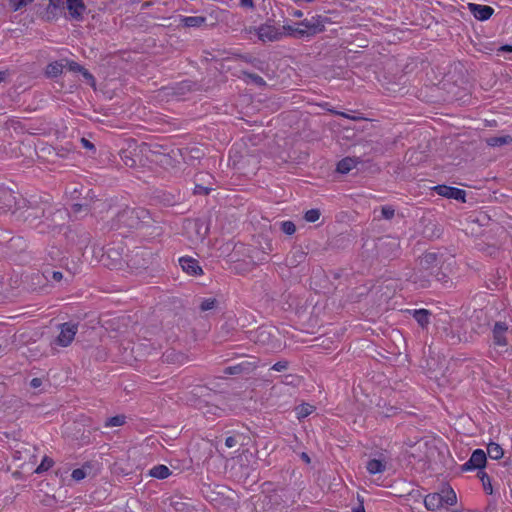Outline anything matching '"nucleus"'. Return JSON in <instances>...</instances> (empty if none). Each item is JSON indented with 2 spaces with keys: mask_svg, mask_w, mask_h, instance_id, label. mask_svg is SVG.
Masks as SVG:
<instances>
[{
  "mask_svg": "<svg viewBox=\"0 0 512 512\" xmlns=\"http://www.w3.org/2000/svg\"><path fill=\"white\" fill-rule=\"evenodd\" d=\"M152 221L151 214L147 209L126 206L112 219V227L115 229L133 230L149 226Z\"/></svg>",
  "mask_w": 512,
  "mask_h": 512,
  "instance_id": "obj_1",
  "label": "nucleus"
},
{
  "mask_svg": "<svg viewBox=\"0 0 512 512\" xmlns=\"http://www.w3.org/2000/svg\"><path fill=\"white\" fill-rule=\"evenodd\" d=\"M24 209L21 211L20 216L29 226L40 228L41 221L51 214V202L47 197L45 199H31L27 200Z\"/></svg>",
  "mask_w": 512,
  "mask_h": 512,
  "instance_id": "obj_2",
  "label": "nucleus"
},
{
  "mask_svg": "<svg viewBox=\"0 0 512 512\" xmlns=\"http://www.w3.org/2000/svg\"><path fill=\"white\" fill-rule=\"evenodd\" d=\"M439 259L435 252L424 253L418 261V272L411 275L410 280L414 283L421 281V287H426L428 277L433 275L434 269L438 268Z\"/></svg>",
  "mask_w": 512,
  "mask_h": 512,
  "instance_id": "obj_3",
  "label": "nucleus"
},
{
  "mask_svg": "<svg viewBox=\"0 0 512 512\" xmlns=\"http://www.w3.org/2000/svg\"><path fill=\"white\" fill-rule=\"evenodd\" d=\"M254 341L267 351L276 352L282 349L279 331L275 327L262 326L255 332Z\"/></svg>",
  "mask_w": 512,
  "mask_h": 512,
  "instance_id": "obj_4",
  "label": "nucleus"
},
{
  "mask_svg": "<svg viewBox=\"0 0 512 512\" xmlns=\"http://www.w3.org/2000/svg\"><path fill=\"white\" fill-rule=\"evenodd\" d=\"M154 261V254L148 248H136L127 255V265L136 273L148 269Z\"/></svg>",
  "mask_w": 512,
  "mask_h": 512,
  "instance_id": "obj_5",
  "label": "nucleus"
},
{
  "mask_svg": "<svg viewBox=\"0 0 512 512\" xmlns=\"http://www.w3.org/2000/svg\"><path fill=\"white\" fill-rule=\"evenodd\" d=\"M377 256L381 260L394 259L400 255V241L393 236H383L375 243Z\"/></svg>",
  "mask_w": 512,
  "mask_h": 512,
  "instance_id": "obj_6",
  "label": "nucleus"
},
{
  "mask_svg": "<svg viewBox=\"0 0 512 512\" xmlns=\"http://www.w3.org/2000/svg\"><path fill=\"white\" fill-rule=\"evenodd\" d=\"M51 209V214L49 216L45 214V217L41 221L40 232H45L46 229L53 230L57 227L62 226L64 224L66 217L69 215L66 209L57 208L52 203Z\"/></svg>",
  "mask_w": 512,
  "mask_h": 512,
  "instance_id": "obj_7",
  "label": "nucleus"
},
{
  "mask_svg": "<svg viewBox=\"0 0 512 512\" xmlns=\"http://www.w3.org/2000/svg\"><path fill=\"white\" fill-rule=\"evenodd\" d=\"M78 331V324L66 322L60 325V333L56 339V343L62 347L71 344Z\"/></svg>",
  "mask_w": 512,
  "mask_h": 512,
  "instance_id": "obj_8",
  "label": "nucleus"
},
{
  "mask_svg": "<svg viewBox=\"0 0 512 512\" xmlns=\"http://www.w3.org/2000/svg\"><path fill=\"white\" fill-rule=\"evenodd\" d=\"M487 461L486 453L482 449H476L472 452L469 460L461 467L462 471H472L478 469L482 471Z\"/></svg>",
  "mask_w": 512,
  "mask_h": 512,
  "instance_id": "obj_9",
  "label": "nucleus"
},
{
  "mask_svg": "<svg viewBox=\"0 0 512 512\" xmlns=\"http://www.w3.org/2000/svg\"><path fill=\"white\" fill-rule=\"evenodd\" d=\"M432 190L442 197L454 199L461 202H466V191L463 189L441 184L434 186Z\"/></svg>",
  "mask_w": 512,
  "mask_h": 512,
  "instance_id": "obj_10",
  "label": "nucleus"
},
{
  "mask_svg": "<svg viewBox=\"0 0 512 512\" xmlns=\"http://www.w3.org/2000/svg\"><path fill=\"white\" fill-rule=\"evenodd\" d=\"M258 38L263 42H273L279 40L283 36V32L270 24H262L257 28Z\"/></svg>",
  "mask_w": 512,
  "mask_h": 512,
  "instance_id": "obj_11",
  "label": "nucleus"
},
{
  "mask_svg": "<svg viewBox=\"0 0 512 512\" xmlns=\"http://www.w3.org/2000/svg\"><path fill=\"white\" fill-rule=\"evenodd\" d=\"M63 279V274L60 271H55L52 269H45L43 272H36L31 275V280L36 281L35 284L39 285L40 288L44 287L46 284H42L43 281L45 282H60Z\"/></svg>",
  "mask_w": 512,
  "mask_h": 512,
  "instance_id": "obj_12",
  "label": "nucleus"
},
{
  "mask_svg": "<svg viewBox=\"0 0 512 512\" xmlns=\"http://www.w3.org/2000/svg\"><path fill=\"white\" fill-rule=\"evenodd\" d=\"M508 325L505 322H496L492 329V339L494 346L505 347L508 345L506 334Z\"/></svg>",
  "mask_w": 512,
  "mask_h": 512,
  "instance_id": "obj_13",
  "label": "nucleus"
},
{
  "mask_svg": "<svg viewBox=\"0 0 512 512\" xmlns=\"http://www.w3.org/2000/svg\"><path fill=\"white\" fill-rule=\"evenodd\" d=\"M468 9L471 14L480 21L488 20L494 13V9L488 5L469 3Z\"/></svg>",
  "mask_w": 512,
  "mask_h": 512,
  "instance_id": "obj_14",
  "label": "nucleus"
},
{
  "mask_svg": "<svg viewBox=\"0 0 512 512\" xmlns=\"http://www.w3.org/2000/svg\"><path fill=\"white\" fill-rule=\"evenodd\" d=\"M179 264L184 272L191 276H198L203 274V270L198 261L191 257H181Z\"/></svg>",
  "mask_w": 512,
  "mask_h": 512,
  "instance_id": "obj_15",
  "label": "nucleus"
},
{
  "mask_svg": "<svg viewBox=\"0 0 512 512\" xmlns=\"http://www.w3.org/2000/svg\"><path fill=\"white\" fill-rule=\"evenodd\" d=\"M67 9L70 16L75 20H80L86 10L83 0H66Z\"/></svg>",
  "mask_w": 512,
  "mask_h": 512,
  "instance_id": "obj_16",
  "label": "nucleus"
},
{
  "mask_svg": "<svg viewBox=\"0 0 512 512\" xmlns=\"http://www.w3.org/2000/svg\"><path fill=\"white\" fill-rule=\"evenodd\" d=\"M255 368L254 364L249 361H242L236 365L226 367L223 371L225 375H239L250 373Z\"/></svg>",
  "mask_w": 512,
  "mask_h": 512,
  "instance_id": "obj_17",
  "label": "nucleus"
},
{
  "mask_svg": "<svg viewBox=\"0 0 512 512\" xmlns=\"http://www.w3.org/2000/svg\"><path fill=\"white\" fill-rule=\"evenodd\" d=\"M387 468V461L384 458H373L368 460L366 469L370 474L383 473Z\"/></svg>",
  "mask_w": 512,
  "mask_h": 512,
  "instance_id": "obj_18",
  "label": "nucleus"
},
{
  "mask_svg": "<svg viewBox=\"0 0 512 512\" xmlns=\"http://www.w3.org/2000/svg\"><path fill=\"white\" fill-rule=\"evenodd\" d=\"M359 158L356 157H345L337 163L336 171L341 174L349 173L354 167H356L357 163H359Z\"/></svg>",
  "mask_w": 512,
  "mask_h": 512,
  "instance_id": "obj_19",
  "label": "nucleus"
},
{
  "mask_svg": "<svg viewBox=\"0 0 512 512\" xmlns=\"http://www.w3.org/2000/svg\"><path fill=\"white\" fill-rule=\"evenodd\" d=\"M424 505L427 510L436 511L440 509L442 504V498L440 493H431L424 498Z\"/></svg>",
  "mask_w": 512,
  "mask_h": 512,
  "instance_id": "obj_20",
  "label": "nucleus"
},
{
  "mask_svg": "<svg viewBox=\"0 0 512 512\" xmlns=\"http://www.w3.org/2000/svg\"><path fill=\"white\" fill-rule=\"evenodd\" d=\"M15 203L13 192L5 187H0V209L11 208Z\"/></svg>",
  "mask_w": 512,
  "mask_h": 512,
  "instance_id": "obj_21",
  "label": "nucleus"
},
{
  "mask_svg": "<svg viewBox=\"0 0 512 512\" xmlns=\"http://www.w3.org/2000/svg\"><path fill=\"white\" fill-rule=\"evenodd\" d=\"M410 312V310H408ZM414 319L417 321V323L422 327L426 328L428 324L430 323V316L431 312L427 309H416L411 311Z\"/></svg>",
  "mask_w": 512,
  "mask_h": 512,
  "instance_id": "obj_22",
  "label": "nucleus"
},
{
  "mask_svg": "<svg viewBox=\"0 0 512 512\" xmlns=\"http://www.w3.org/2000/svg\"><path fill=\"white\" fill-rule=\"evenodd\" d=\"M165 89L168 91V95H184L192 90V83L186 80L178 83L175 87Z\"/></svg>",
  "mask_w": 512,
  "mask_h": 512,
  "instance_id": "obj_23",
  "label": "nucleus"
},
{
  "mask_svg": "<svg viewBox=\"0 0 512 512\" xmlns=\"http://www.w3.org/2000/svg\"><path fill=\"white\" fill-rule=\"evenodd\" d=\"M281 31L283 32V35L293 36L297 39H301L305 36H308V31L300 28V26L295 27L292 25H284Z\"/></svg>",
  "mask_w": 512,
  "mask_h": 512,
  "instance_id": "obj_24",
  "label": "nucleus"
},
{
  "mask_svg": "<svg viewBox=\"0 0 512 512\" xmlns=\"http://www.w3.org/2000/svg\"><path fill=\"white\" fill-rule=\"evenodd\" d=\"M163 359L164 361L168 362V363H177V364H182L184 363V361L186 360V357L183 353L181 352H177L175 350H167L164 354H163Z\"/></svg>",
  "mask_w": 512,
  "mask_h": 512,
  "instance_id": "obj_25",
  "label": "nucleus"
},
{
  "mask_svg": "<svg viewBox=\"0 0 512 512\" xmlns=\"http://www.w3.org/2000/svg\"><path fill=\"white\" fill-rule=\"evenodd\" d=\"M64 64L60 61L49 63L46 67L45 74L49 78H56L62 74Z\"/></svg>",
  "mask_w": 512,
  "mask_h": 512,
  "instance_id": "obj_26",
  "label": "nucleus"
},
{
  "mask_svg": "<svg viewBox=\"0 0 512 512\" xmlns=\"http://www.w3.org/2000/svg\"><path fill=\"white\" fill-rule=\"evenodd\" d=\"M486 144L491 147H500L503 145L510 144L512 142V137L510 135L504 136H493L486 138Z\"/></svg>",
  "mask_w": 512,
  "mask_h": 512,
  "instance_id": "obj_27",
  "label": "nucleus"
},
{
  "mask_svg": "<svg viewBox=\"0 0 512 512\" xmlns=\"http://www.w3.org/2000/svg\"><path fill=\"white\" fill-rule=\"evenodd\" d=\"M441 498L443 505L447 504L453 506L457 503L456 493L449 485H447V487L442 490Z\"/></svg>",
  "mask_w": 512,
  "mask_h": 512,
  "instance_id": "obj_28",
  "label": "nucleus"
},
{
  "mask_svg": "<svg viewBox=\"0 0 512 512\" xmlns=\"http://www.w3.org/2000/svg\"><path fill=\"white\" fill-rule=\"evenodd\" d=\"M441 336L452 345L458 344L461 341L460 336L447 326L442 328Z\"/></svg>",
  "mask_w": 512,
  "mask_h": 512,
  "instance_id": "obj_29",
  "label": "nucleus"
},
{
  "mask_svg": "<svg viewBox=\"0 0 512 512\" xmlns=\"http://www.w3.org/2000/svg\"><path fill=\"white\" fill-rule=\"evenodd\" d=\"M504 451L502 447L494 442H490L487 446V454L491 459L498 460L503 457Z\"/></svg>",
  "mask_w": 512,
  "mask_h": 512,
  "instance_id": "obj_30",
  "label": "nucleus"
},
{
  "mask_svg": "<svg viewBox=\"0 0 512 512\" xmlns=\"http://www.w3.org/2000/svg\"><path fill=\"white\" fill-rule=\"evenodd\" d=\"M171 474L169 468L165 465H156L154 466L150 472L149 475L157 478V479H165Z\"/></svg>",
  "mask_w": 512,
  "mask_h": 512,
  "instance_id": "obj_31",
  "label": "nucleus"
},
{
  "mask_svg": "<svg viewBox=\"0 0 512 512\" xmlns=\"http://www.w3.org/2000/svg\"><path fill=\"white\" fill-rule=\"evenodd\" d=\"M206 18L203 16H188L182 19L185 27H200L205 24Z\"/></svg>",
  "mask_w": 512,
  "mask_h": 512,
  "instance_id": "obj_32",
  "label": "nucleus"
},
{
  "mask_svg": "<svg viewBox=\"0 0 512 512\" xmlns=\"http://www.w3.org/2000/svg\"><path fill=\"white\" fill-rule=\"evenodd\" d=\"M93 200V196H90L89 201H85L84 203H75L71 206V211L74 214H78L81 212H84L85 214H88L91 210L90 202Z\"/></svg>",
  "mask_w": 512,
  "mask_h": 512,
  "instance_id": "obj_33",
  "label": "nucleus"
},
{
  "mask_svg": "<svg viewBox=\"0 0 512 512\" xmlns=\"http://www.w3.org/2000/svg\"><path fill=\"white\" fill-rule=\"evenodd\" d=\"M126 423V416L125 415H116L110 418H107L105 421L104 426L105 427H118L122 426Z\"/></svg>",
  "mask_w": 512,
  "mask_h": 512,
  "instance_id": "obj_34",
  "label": "nucleus"
},
{
  "mask_svg": "<svg viewBox=\"0 0 512 512\" xmlns=\"http://www.w3.org/2000/svg\"><path fill=\"white\" fill-rule=\"evenodd\" d=\"M298 26H304L306 31H308V36H311V35H314L316 34L317 32H321L322 31V27L319 28V25L314 23V22H311V21H308L307 19H305L304 21L300 22L297 24Z\"/></svg>",
  "mask_w": 512,
  "mask_h": 512,
  "instance_id": "obj_35",
  "label": "nucleus"
},
{
  "mask_svg": "<svg viewBox=\"0 0 512 512\" xmlns=\"http://www.w3.org/2000/svg\"><path fill=\"white\" fill-rule=\"evenodd\" d=\"M194 226H195V229H196V232H197L198 236L201 239H204L206 237V235L208 234V231H209L208 224L205 221H203V220L197 219L194 222Z\"/></svg>",
  "mask_w": 512,
  "mask_h": 512,
  "instance_id": "obj_36",
  "label": "nucleus"
},
{
  "mask_svg": "<svg viewBox=\"0 0 512 512\" xmlns=\"http://www.w3.org/2000/svg\"><path fill=\"white\" fill-rule=\"evenodd\" d=\"M478 477L480 478V480L482 482L485 492L488 494H492L493 489H492L490 477L488 476V474L484 471H478Z\"/></svg>",
  "mask_w": 512,
  "mask_h": 512,
  "instance_id": "obj_37",
  "label": "nucleus"
},
{
  "mask_svg": "<svg viewBox=\"0 0 512 512\" xmlns=\"http://www.w3.org/2000/svg\"><path fill=\"white\" fill-rule=\"evenodd\" d=\"M217 305H218V301L216 298H206L201 301V303L199 305V309L202 312H205V311H209V310L216 308Z\"/></svg>",
  "mask_w": 512,
  "mask_h": 512,
  "instance_id": "obj_38",
  "label": "nucleus"
},
{
  "mask_svg": "<svg viewBox=\"0 0 512 512\" xmlns=\"http://www.w3.org/2000/svg\"><path fill=\"white\" fill-rule=\"evenodd\" d=\"M314 406L310 404H302L296 408L297 416L299 419L305 418L314 411Z\"/></svg>",
  "mask_w": 512,
  "mask_h": 512,
  "instance_id": "obj_39",
  "label": "nucleus"
},
{
  "mask_svg": "<svg viewBox=\"0 0 512 512\" xmlns=\"http://www.w3.org/2000/svg\"><path fill=\"white\" fill-rule=\"evenodd\" d=\"M34 0H8L9 6L12 11L16 12L24 7H26L28 4L32 3Z\"/></svg>",
  "mask_w": 512,
  "mask_h": 512,
  "instance_id": "obj_40",
  "label": "nucleus"
},
{
  "mask_svg": "<svg viewBox=\"0 0 512 512\" xmlns=\"http://www.w3.org/2000/svg\"><path fill=\"white\" fill-rule=\"evenodd\" d=\"M63 4H55V3H49L47 9H46V18L47 20H51L55 18L58 14V11L61 9Z\"/></svg>",
  "mask_w": 512,
  "mask_h": 512,
  "instance_id": "obj_41",
  "label": "nucleus"
},
{
  "mask_svg": "<svg viewBox=\"0 0 512 512\" xmlns=\"http://www.w3.org/2000/svg\"><path fill=\"white\" fill-rule=\"evenodd\" d=\"M214 188L211 185H203L202 183H196L193 193L195 195H208Z\"/></svg>",
  "mask_w": 512,
  "mask_h": 512,
  "instance_id": "obj_42",
  "label": "nucleus"
},
{
  "mask_svg": "<svg viewBox=\"0 0 512 512\" xmlns=\"http://www.w3.org/2000/svg\"><path fill=\"white\" fill-rule=\"evenodd\" d=\"M53 464L54 461L51 458L45 456L41 461L40 465L36 468L35 472L38 474L43 473L47 471L49 468H51Z\"/></svg>",
  "mask_w": 512,
  "mask_h": 512,
  "instance_id": "obj_43",
  "label": "nucleus"
},
{
  "mask_svg": "<svg viewBox=\"0 0 512 512\" xmlns=\"http://www.w3.org/2000/svg\"><path fill=\"white\" fill-rule=\"evenodd\" d=\"M243 75L245 77L249 78L257 86H260V87L266 86V81L261 76L255 74V73L243 71Z\"/></svg>",
  "mask_w": 512,
  "mask_h": 512,
  "instance_id": "obj_44",
  "label": "nucleus"
},
{
  "mask_svg": "<svg viewBox=\"0 0 512 512\" xmlns=\"http://www.w3.org/2000/svg\"><path fill=\"white\" fill-rule=\"evenodd\" d=\"M196 183H202L203 185L213 184V176L208 173H199L195 176Z\"/></svg>",
  "mask_w": 512,
  "mask_h": 512,
  "instance_id": "obj_45",
  "label": "nucleus"
},
{
  "mask_svg": "<svg viewBox=\"0 0 512 512\" xmlns=\"http://www.w3.org/2000/svg\"><path fill=\"white\" fill-rule=\"evenodd\" d=\"M321 212L319 209H310L305 212L304 219L307 222H316L320 218Z\"/></svg>",
  "mask_w": 512,
  "mask_h": 512,
  "instance_id": "obj_46",
  "label": "nucleus"
},
{
  "mask_svg": "<svg viewBox=\"0 0 512 512\" xmlns=\"http://www.w3.org/2000/svg\"><path fill=\"white\" fill-rule=\"evenodd\" d=\"M281 230L287 235H292L296 231V226L292 221H283L281 223Z\"/></svg>",
  "mask_w": 512,
  "mask_h": 512,
  "instance_id": "obj_47",
  "label": "nucleus"
},
{
  "mask_svg": "<svg viewBox=\"0 0 512 512\" xmlns=\"http://www.w3.org/2000/svg\"><path fill=\"white\" fill-rule=\"evenodd\" d=\"M382 217L385 219H392L395 214V210L391 206H384L381 209Z\"/></svg>",
  "mask_w": 512,
  "mask_h": 512,
  "instance_id": "obj_48",
  "label": "nucleus"
},
{
  "mask_svg": "<svg viewBox=\"0 0 512 512\" xmlns=\"http://www.w3.org/2000/svg\"><path fill=\"white\" fill-rule=\"evenodd\" d=\"M71 476L75 481H80L86 477V472L82 468H77L73 470Z\"/></svg>",
  "mask_w": 512,
  "mask_h": 512,
  "instance_id": "obj_49",
  "label": "nucleus"
},
{
  "mask_svg": "<svg viewBox=\"0 0 512 512\" xmlns=\"http://www.w3.org/2000/svg\"><path fill=\"white\" fill-rule=\"evenodd\" d=\"M288 366H289V362L287 360H281V361L276 362L272 366V369L275 371L281 372V371L286 370L288 368Z\"/></svg>",
  "mask_w": 512,
  "mask_h": 512,
  "instance_id": "obj_50",
  "label": "nucleus"
},
{
  "mask_svg": "<svg viewBox=\"0 0 512 512\" xmlns=\"http://www.w3.org/2000/svg\"><path fill=\"white\" fill-rule=\"evenodd\" d=\"M239 438H240V435L229 436L225 440V445L228 448H233V447H235L238 444V442H239L238 439Z\"/></svg>",
  "mask_w": 512,
  "mask_h": 512,
  "instance_id": "obj_51",
  "label": "nucleus"
},
{
  "mask_svg": "<svg viewBox=\"0 0 512 512\" xmlns=\"http://www.w3.org/2000/svg\"><path fill=\"white\" fill-rule=\"evenodd\" d=\"M67 66H68V69L70 71H73V72H81L82 69L84 68L83 66H81L80 64H78L77 62L75 61H67Z\"/></svg>",
  "mask_w": 512,
  "mask_h": 512,
  "instance_id": "obj_52",
  "label": "nucleus"
},
{
  "mask_svg": "<svg viewBox=\"0 0 512 512\" xmlns=\"http://www.w3.org/2000/svg\"><path fill=\"white\" fill-rule=\"evenodd\" d=\"M80 73L92 86L95 85V78L87 69L83 68Z\"/></svg>",
  "mask_w": 512,
  "mask_h": 512,
  "instance_id": "obj_53",
  "label": "nucleus"
},
{
  "mask_svg": "<svg viewBox=\"0 0 512 512\" xmlns=\"http://www.w3.org/2000/svg\"><path fill=\"white\" fill-rule=\"evenodd\" d=\"M239 57H240L241 60H243V61H245L247 63H251L255 67H258L257 64L261 63V61L258 60L257 58H252V57H250L248 55H240Z\"/></svg>",
  "mask_w": 512,
  "mask_h": 512,
  "instance_id": "obj_54",
  "label": "nucleus"
},
{
  "mask_svg": "<svg viewBox=\"0 0 512 512\" xmlns=\"http://www.w3.org/2000/svg\"><path fill=\"white\" fill-rule=\"evenodd\" d=\"M240 5L244 8L253 9L254 1L253 0H240Z\"/></svg>",
  "mask_w": 512,
  "mask_h": 512,
  "instance_id": "obj_55",
  "label": "nucleus"
},
{
  "mask_svg": "<svg viewBox=\"0 0 512 512\" xmlns=\"http://www.w3.org/2000/svg\"><path fill=\"white\" fill-rule=\"evenodd\" d=\"M42 385V379L40 378H33L31 381H30V386L32 388H39L40 386Z\"/></svg>",
  "mask_w": 512,
  "mask_h": 512,
  "instance_id": "obj_56",
  "label": "nucleus"
},
{
  "mask_svg": "<svg viewBox=\"0 0 512 512\" xmlns=\"http://www.w3.org/2000/svg\"><path fill=\"white\" fill-rule=\"evenodd\" d=\"M81 142H82V144H83V146L85 148H88V149H93L94 148V145L89 140H87L86 138H81Z\"/></svg>",
  "mask_w": 512,
  "mask_h": 512,
  "instance_id": "obj_57",
  "label": "nucleus"
},
{
  "mask_svg": "<svg viewBox=\"0 0 512 512\" xmlns=\"http://www.w3.org/2000/svg\"><path fill=\"white\" fill-rule=\"evenodd\" d=\"M300 457L307 464H309L311 462V459H310L309 455L306 452H302Z\"/></svg>",
  "mask_w": 512,
  "mask_h": 512,
  "instance_id": "obj_58",
  "label": "nucleus"
},
{
  "mask_svg": "<svg viewBox=\"0 0 512 512\" xmlns=\"http://www.w3.org/2000/svg\"><path fill=\"white\" fill-rule=\"evenodd\" d=\"M353 512H365L363 501H361L357 507L353 508Z\"/></svg>",
  "mask_w": 512,
  "mask_h": 512,
  "instance_id": "obj_59",
  "label": "nucleus"
},
{
  "mask_svg": "<svg viewBox=\"0 0 512 512\" xmlns=\"http://www.w3.org/2000/svg\"><path fill=\"white\" fill-rule=\"evenodd\" d=\"M8 74V71H0V83L6 80Z\"/></svg>",
  "mask_w": 512,
  "mask_h": 512,
  "instance_id": "obj_60",
  "label": "nucleus"
},
{
  "mask_svg": "<svg viewBox=\"0 0 512 512\" xmlns=\"http://www.w3.org/2000/svg\"><path fill=\"white\" fill-rule=\"evenodd\" d=\"M502 51H505V52H512V45H504L501 47Z\"/></svg>",
  "mask_w": 512,
  "mask_h": 512,
  "instance_id": "obj_61",
  "label": "nucleus"
},
{
  "mask_svg": "<svg viewBox=\"0 0 512 512\" xmlns=\"http://www.w3.org/2000/svg\"><path fill=\"white\" fill-rule=\"evenodd\" d=\"M338 114H339L340 116H342V117L350 118V116H349L348 114L344 113V112H340V113H338ZM351 119H356V118H355V117H351Z\"/></svg>",
  "mask_w": 512,
  "mask_h": 512,
  "instance_id": "obj_62",
  "label": "nucleus"
},
{
  "mask_svg": "<svg viewBox=\"0 0 512 512\" xmlns=\"http://www.w3.org/2000/svg\"><path fill=\"white\" fill-rule=\"evenodd\" d=\"M49 3L63 4V0H49Z\"/></svg>",
  "mask_w": 512,
  "mask_h": 512,
  "instance_id": "obj_63",
  "label": "nucleus"
},
{
  "mask_svg": "<svg viewBox=\"0 0 512 512\" xmlns=\"http://www.w3.org/2000/svg\"><path fill=\"white\" fill-rule=\"evenodd\" d=\"M191 152H195V153H198L199 152V149H192Z\"/></svg>",
  "mask_w": 512,
  "mask_h": 512,
  "instance_id": "obj_64",
  "label": "nucleus"
}]
</instances>
